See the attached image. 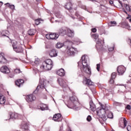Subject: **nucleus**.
Returning a JSON list of instances; mask_svg holds the SVG:
<instances>
[{"label": "nucleus", "instance_id": "14", "mask_svg": "<svg viewBox=\"0 0 131 131\" xmlns=\"http://www.w3.org/2000/svg\"><path fill=\"white\" fill-rule=\"evenodd\" d=\"M116 77V73H113L111 75V77L110 80H109V83L111 84H113L114 83V79Z\"/></svg>", "mask_w": 131, "mask_h": 131}, {"label": "nucleus", "instance_id": "28", "mask_svg": "<svg viewBox=\"0 0 131 131\" xmlns=\"http://www.w3.org/2000/svg\"><path fill=\"white\" fill-rule=\"evenodd\" d=\"M117 25V23H116V21H110L108 24V26H110V27L112 26H116Z\"/></svg>", "mask_w": 131, "mask_h": 131}, {"label": "nucleus", "instance_id": "52", "mask_svg": "<svg viewBox=\"0 0 131 131\" xmlns=\"http://www.w3.org/2000/svg\"><path fill=\"white\" fill-rule=\"evenodd\" d=\"M126 109H127L128 110H130V105H127L126 107Z\"/></svg>", "mask_w": 131, "mask_h": 131}, {"label": "nucleus", "instance_id": "64", "mask_svg": "<svg viewBox=\"0 0 131 131\" xmlns=\"http://www.w3.org/2000/svg\"><path fill=\"white\" fill-rule=\"evenodd\" d=\"M90 1H91V2H93V1H94V0H90Z\"/></svg>", "mask_w": 131, "mask_h": 131}, {"label": "nucleus", "instance_id": "47", "mask_svg": "<svg viewBox=\"0 0 131 131\" xmlns=\"http://www.w3.org/2000/svg\"><path fill=\"white\" fill-rule=\"evenodd\" d=\"M10 9H11V10H15V6L13 5H10V7H9Z\"/></svg>", "mask_w": 131, "mask_h": 131}, {"label": "nucleus", "instance_id": "53", "mask_svg": "<svg viewBox=\"0 0 131 131\" xmlns=\"http://www.w3.org/2000/svg\"><path fill=\"white\" fill-rule=\"evenodd\" d=\"M119 3L121 5V8H122L123 7V5L122 4V2H121V1H119Z\"/></svg>", "mask_w": 131, "mask_h": 131}, {"label": "nucleus", "instance_id": "39", "mask_svg": "<svg viewBox=\"0 0 131 131\" xmlns=\"http://www.w3.org/2000/svg\"><path fill=\"white\" fill-rule=\"evenodd\" d=\"M92 37H93V38H94V39H98V38H99V35L97 34H93Z\"/></svg>", "mask_w": 131, "mask_h": 131}, {"label": "nucleus", "instance_id": "61", "mask_svg": "<svg viewBox=\"0 0 131 131\" xmlns=\"http://www.w3.org/2000/svg\"><path fill=\"white\" fill-rule=\"evenodd\" d=\"M41 0H36V2H40Z\"/></svg>", "mask_w": 131, "mask_h": 131}, {"label": "nucleus", "instance_id": "33", "mask_svg": "<svg viewBox=\"0 0 131 131\" xmlns=\"http://www.w3.org/2000/svg\"><path fill=\"white\" fill-rule=\"evenodd\" d=\"M10 118H12V119H16V118H17V114L12 113L10 115Z\"/></svg>", "mask_w": 131, "mask_h": 131}, {"label": "nucleus", "instance_id": "44", "mask_svg": "<svg viewBox=\"0 0 131 131\" xmlns=\"http://www.w3.org/2000/svg\"><path fill=\"white\" fill-rule=\"evenodd\" d=\"M100 67H101V64H100V63H98L97 64L96 69H97V71H100Z\"/></svg>", "mask_w": 131, "mask_h": 131}, {"label": "nucleus", "instance_id": "6", "mask_svg": "<svg viewBox=\"0 0 131 131\" xmlns=\"http://www.w3.org/2000/svg\"><path fill=\"white\" fill-rule=\"evenodd\" d=\"M45 80L42 79H40L39 81V84L37 86L36 90L34 91V94H37V92H38V90H39V88L40 89H45Z\"/></svg>", "mask_w": 131, "mask_h": 131}, {"label": "nucleus", "instance_id": "58", "mask_svg": "<svg viewBox=\"0 0 131 131\" xmlns=\"http://www.w3.org/2000/svg\"><path fill=\"white\" fill-rule=\"evenodd\" d=\"M69 45L70 46H72V42H69Z\"/></svg>", "mask_w": 131, "mask_h": 131}, {"label": "nucleus", "instance_id": "29", "mask_svg": "<svg viewBox=\"0 0 131 131\" xmlns=\"http://www.w3.org/2000/svg\"><path fill=\"white\" fill-rule=\"evenodd\" d=\"M28 33L29 35H34V34L35 33V30L31 29L28 31Z\"/></svg>", "mask_w": 131, "mask_h": 131}, {"label": "nucleus", "instance_id": "15", "mask_svg": "<svg viewBox=\"0 0 131 131\" xmlns=\"http://www.w3.org/2000/svg\"><path fill=\"white\" fill-rule=\"evenodd\" d=\"M56 74L59 76H65V70L63 69H60L56 72Z\"/></svg>", "mask_w": 131, "mask_h": 131}, {"label": "nucleus", "instance_id": "4", "mask_svg": "<svg viewBox=\"0 0 131 131\" xmlns=\"http://www.w3.org/2000/svg\"><path fill=\"white\" fill-rule=\"evenodd\" d=\"M77 49L73 47H67V53L69 56H74L76 53H78Z\"/></svg>", "mask_w": 131, "mask_h": 131}, {"label": "nucleus", "instance_id": "42", "mask_svg": "<svg viewBox=\"0 0 131 131\" xmlns=\"http://www.w3.org/2000/svg\"><path fill=\"white\" fill-rule=\"evenodd\" d=\"M36 25H39V24L40 23V20L39 19H36L35 20Z\"/></svg>", "mask_w": 131, "mask_h": 131}, {"label": "nucleus", "instance_id": "60", "mask_svg": "<svg viewBox=\"0 0 131 131\" xmlns=\"http://www.w3.org/2000/svg\"><path fill=\"white\" fill-rule=\"evenodd\" d=\"M129 60L131 61V55L129 57Z\"/></svg>", "mask_w": 131, "mask_h": 131}, {"label": "nucleus", "instance_id": "63", "mask_svg": "<svg viewBox=\"0 0 131 131\" xmlns=\"http://www.w3.org/2000/svg\"><path fill=\"white\" fill-rule=\"evenodd\" d=\"M129 22H131V19H129Z\"/></svg>", "mask_w": 131, "mask_h": 131}, {"label": "nucleus", "instance_id": "17", "mask_svg": "<svg viewBox=\"0 0 131 131\" xmlns=\"http://www.w3.org/2000/svg\"><path fill=\"white\" fill-rule=\"evenodd\" d=\"M24 83V80L23 79H18L17 81H15V84L18 88H20L21 85H22Z\"/></svg>", "mask_w": 131, "mask_h": 131}, {"label": "nucleus", "instance_id": "16", "mask_svg": "<svg viewBox=\"0 0 131 131\" xmlns=\"http://www.w3.org/2000/svg\"><path fill=\"white\" fill-rule=\"evenodd\" d=\"M49 55L50 56V57H57V56H58V52H57V51H56V50L55 49H52Z\"/></svg>", "mask_w": 131, "mask_h": 131}, {"label": "nucleus", "instance_id": "25", "mask_svg": "<svg viewBox=\"0 0 131 131\" xmlns=\"http://www.w3.org/2000/svg\"><path fill=\"white\" fill-rule=\"evenodd\" d=\"M72 7V4H71L70 2L67 3L65 5V8L67 9V10H71Z\"/></svg>", "mask_w": 131, "mask_h": 131}, {"label": "nucleus", "instance_id": "38", "mask_svg": "<svg viewBox=\"0 0 131 131\" xmlns=\"http://www.w3.org/2000/svg\"><path fill=\"white\" fill-rule=\"evenodd\" d=\"M107 117L108 118H111V119L113 118V113H112V112L108 113L107 115Z\"/></svg>", "mask_w": 131, "mask_h": 131}, {"label": "nucleus", "instance_id": "55", "mask_svg": "<svg viewBox=\"0 0 131 131\" xmlns=\"http://www.w3.org/2000/svg\"><path fill=\"white\" fill-rule=\"evenodd\" d=\"M110 5H113V1H110Z\"/></svg>", "mask_w": 131, "mask_h": 131}, {"label": "nucleus", "instance_id": "46", "mask_svg": "<svg viewBox=\"0 0 131 131\" xmlns=\"http://www.w3.org/2000/svg\"><path fill=\"white\" fill-rule=\"evenodd\" d=\"M127 130L128 131H131V126L130 125H127Z\"/></svg>", "mask_w": 131, "mask_h": 131}, {"label": "nucleus", "instance_id": "45", "mask_svg": "<svg viewBox=\"0 0 131 131\" xmlns=\"http://www.w3.org/2000/svg\"><path fill=\"white\" fill-rule=\"evenodd\" d=\"M114 106H119V105H120V103L115 101L114 102Z\"/></svg>", "mask_w": 131, "mask_h": 131}, {"label": "nucleus", "instance_id": "8", "mask_svg": "<svg viewBox=\"0 0 131 131\" xmlns=\"http://www.w3.org/2000/svg\"><path fill=\"white\" fill-rule=\"evenodd\" d=\"M96 112L97 115L102 116V117H104L105 118L106 116L105 115L106 114V112H105V110L104 108H102V107L97 108Z\"/></svg>", "mask_w": 131, "mask_h": 131}, {"label": "nucleus", "instance_id": "26", "mask_svg": "<svg viewBox=\"0 0 131 131\" xmlns=\"http://www.w3.org/2000/svg\"><path fill=\"white\" fill-rule=\"evenodd\" d=\"M63 46L64 44L60 42H57V43L56 45V47L57 48V49H61V48L63 47Z\"/></svg>", "mask_w": 131, "mask_h": 131}, {"label": "nucleus", "instance_id": "22", "mask_svg": "<svg viewBox=\"0 0 131 131\" xmlns=\"http://www.w3.org/2000/svg\"><path fill=\"white\" fill-rule=\"evenodd\" d=\"M67 28H68L65 29H60L58 33L59 34H62V35H65V34L67 33Z\"/></svg>", "mask_w": 131, "mask_h": 131}, {"label": "nucleus", "instance_id": "50", "mask_svg": "<svg viewBox=\"0 0 131 131\" xmlns=\"http://www.w3.org/2000/svg\"><path fill=\"white\" fill-rule=\"evenodd\" d=\"M114 50V47H113L112 48H108V51H110V52H111V51H113Z\"/></svg>", "mask_w": 131, "mask_h": 131}, {"label": "nucleus", "instance_id": "1", "mask_svg": "<svg viewBox=\"0 0 131 131\" xmlns=\"http://www.w3.org/2000/svg\"><path fill=\"white\" fill-rule=\"evenodd\" d=\"M89 61L90 59L88 55H84L81 57V64L83 67L81 70L82 72H84L85 73H87V74H91V68L88 64Z\"/></svg>", "mask_w": 131, "mask_h": 131}, {"label": "nucleus", "instance_id": "62", "mask_svg": "<svg viewBox=\"0 0 131 131\" xmlns=\"http://www.w3.org/2000/svg\"><path fill=\"white\" fill-rule=\"evenodd\" d=\"M72 19H75V18H74V17H73V16H72Z\"/></svg>", "mask_w": 131, "mask_h": 131}, {"label": "nucleus", "instance_id": "54", "mask_svg": "<svg viewBox=\"0 0 131 131\" xmlns=\"http://www.w3.org/2000/svg\"><path fill=\"white\" fill-rule=\"evenodd\" d=\"M5 5H7V7H9V8L11 6V5H10V3H6L5 4Z\"/></svg>", "mask_w": 131, "mask_h": 131}, {"label": "nucleus", "instance_id": "34", "mask_svg": "<svg viewBox=\"0 0 131 131\" xmlns=\"http://www.w3.org/2000/svg\"><path fill=\"white\" fill-rule=\"evenodd\" d=\"M8 33H9V31H3L1 33V35H2V36H7V35H6V34H8Z\"/></svg>", "mask_w": 131, "mask_h": 131}, {"label": "nucleus", "instance_id": "35", "mask_svg": "<svg viewBox=\"0 0 131 131\" xmlns=\"http://www.w3.org/2000/svg\"><path fill=\"white\" fill-rule=\"evenodd\" d=\"M124 7L125 8V9L127 12H130V7H129V6L126 4L124 5Z\"/></svg>", "mask_w": 131, "mask_h": 131}, {"label": "nucleus", "instance_id": "23", "mask_svg": "<svg viewBox=\"0 0 131 131\" xmlns=\"http://www.w3.org/2000/svg\"><path fill=\"white\" fill-rule=\"evenodd\" d=\"M11 43L12 45V47L13 50H14V49H15V48L18 47V42H17V41L15 40H12L11 41Z\"/></svg>", "mask_w": 131, "mask_h": 131}, {"label": "nucleus", "instance_id": "40", "mask_svg": "<svg viewBox=\"0 0 131 131\" xmlns=\"http://www.w3.org/2000/svg\"><path fill=\"white\" fill-rule=\"evenodd\" d=\"M123 121L124 127H125V126H126V124H127V121H126V119H125V118H124Z\"/></svg>", "mask_w": 131, "mask_h": 131}, {"label": "nucleus", "instance_id": "48", "mask_svg": "<svg viewBox=\"0 0 131 131\" xmlns=\"http://www.w3.org/2000/svg\"><path fill=\"white\" fill-rule=\"evenodd\" d=\"M86 120L88 121H91V120H92V117H91V116H88L87 118H86Z\"/></svg>", "mask_w": 131, "mask_h": 131}, {"label": "nucleus", "instance_id": "19", "mask_svg": "<svg viewBox=\"0 0 131 131\" xmlns=\"http://www.w3.org/2000/svg\"><path fill=\"white\" fill-rule=\"evenodd\" d=\"M14 51L16 52V53H23V48L22 47L19 46V47H17L16 48H14Z\"/></svg>", "mask_w": 131, "mask_h": 131}, {"label": "nucleus", "instance_id": "7", "mask_svg": "<svg viewBox=\"0 0 131 131\" xmlns=\"http://www.w3.org/2000/svg\"><path fill=\"white\" fill-rule=\"evenodd\" d=\"M57 81L62 89L67 88V81H66V80L62 78H58Z\"/></svg>", "mask_w": 131, "mask_h": 131}, {"label": "nucleus", "instance_id": "32", "mask_svg": "<svg viewBox=\"0 0 131 131\" xmlns=\"http://www.w3.org/2000/svg\"><path fill=\"white\" fill-rule=\"evenodd\" d=\"M55 16L57 17V18H58L59 19H60V18H63V15H62V14H61V13H59V12H58V13H56L55 14Z\"/></svg>", "mask_w": 131, "mask_h": 131}, {"label": "nucleus", "instance_id": "57", "mask_svg": "<svg viewBox=\"0 0 131 131\" xmlns=\"http://www.w3.org/2000/svg\"><path fill=\"white\" fill-rule=\"evenodd\" d=\"M123 12H124L125 14H127V12L125 11V10L123 9Z\"/></svg>", "mask_w": 131, "mask_h": 131}, {"label": "nucleus", "instance_id": "49", "mask_svg": "<svg viewBox=\"0 0 131 131\" xmlns=\"http://www.w3.org/2000/svg\"><path fill=\"white\" fill-rule=\"evenodd\" d=\"M9 76L10 78H13L14 76H15V75H14V74H10L9 75Z\"/></svg>", "mask_w": 131, "mask_h": 131}, {"label": "nucleus", "instance_id": "11", "mask_svg": "<svg viewBox=\"0 0 131 131\" xmlns=\"http://www.w3.org/2000/svg\"><path fill=\"white\" fill-rule=\"evenodd\" d=\"M53 120L54 121H62V118L60 114H57L54 115Z\"/></svg>", "mask_w": 131, "mask_h": 131}, {"label": "nucleus", "instance_id": "24", "mask_svg": "<svg viewBox=\"0 0 131 131\" xmlns=\"http://www.w3.org/2000/svg\"><path fill=\"white\" fill-rule=\"evenodd\" d=\"M2 60H0V62L2 63V64H6V63H7V59H6V57H5V56H4V53H3L2 55Z\"/></svg>", "mask_w": 131, "mask_h": 131}, {"label": "nucleus", "instance_id": "20", "mask_svg": "<svg viewBox=\"0 0 131 131\" xmlns=\"http://www.w3.org/2000/svg\"><path fill=\"white\" fill-rule=\"evenodd\" d=\"M38 108L42 111H45V110H47V105L45 104H40L38 106Z\"/></svg>", "mask_w": 131, "mask_h": 131}, {"label": "nucleus", "instance_id": "51", "mask_svg": "<svg viewBox=\"0 0 131 131\" xmlns=\"http://www.w3.org/2000/svg\"><path fill=\"white\" fill-rule=\"evenodd\" d=\"M92 32H94V33L97 32V29H96V28L92 29Z\"/></svg>", "mask_w": 131, "mask_h": 131}, {"label": "nucleus", "instance_id": "21", "mask_svg": "<svg viewBox=\"0 0 131 131\" xmlns=\"http://www.w3.org/2000/svg\"><path fill=\"white\" fill-rule=\"evenodd\" d=\"M6 103V98L3 95V94H0V104L3 105Z\"/></svg>", "mask_w": 131, "mask_h": 131}, {"label": "nucleus", "instance_id": "5", "mask_svg": "<svg viewBox=\"0 0 131 131\" xmlns=\"http://www.w3.org/2000/svg\"><path fill=\"white\" fill-rule=\"evenodd\" d=\"M60 36V34L58 33H52L51 34H46V38L47 39H57Z\"/></svg>", "mask_w": 131, "mask_h": 131}, {"label": "nucleus", "instance_id": "36", "mask_svg": "<svg viewBox=\"0 0 131 131\" xmlns=\"http://www.w3.org/2000/svg\"><path fill=\"white\" fill-rule=\"evenodd\" d=\"M35 64H36V65H38V64H39V63H40V59H39V58H35Z\"/></svg>", "mask_w": 131, "mask_h": 131}, {"label": "nucleus", "instance_id": "37", "mask_svg": "<svg viewBox=\"0 0 131 131\" xmlns=\"http://www.w3.org/2000/svg\"><path fill=\"white\" fill-rule=\"evenodd\" d=\"M101 108H102V109H104L105 112H106V113H107V111H108V107L104 106V105H102V104H101Z\"/></svg>", "mask_w": 131, "mask_h": 131}, {"label": "nucleus", "instance_id": "3", "mask_svg": "<svg viewBox=\"0 0 131 131\" xmlns=\"http://www.w3.org/2000/svg\"><path fill=\"white\" fill-rule=\"evenodd\" d=\"M42 71L46 70H51L53 68V61L51 59H47L42 62V65L40 67Z\"/></svg>", "mask_w": 131, "mask_h": 131}, {"label": "nucleus", "instance_id": "31", "mask_svg": "<svg viewBox=\"0 0 131 131\" xmlns=\"http://www.w3.org/2000/svg\"><path fill=\"white\" fill-rule=\"evenodd\" d=\"M99 47H102V43L101 42V40H98L96 42V48H99Z\"/></svg>", "mask_w": 131, "mask_h": 131}, {"label": "nucleus", "instance_id": "9", "mask_svg": "<svg viewBox=\"0 0 131 131\" xmlns=\"http://www.w3.org/2000/svg\"><path fill=\"white\" fill-rule=\"evenodd\" d=\"M126 69L123 66H120L117 68V71L119 75H122L125 72Z\"/></svg>", "mask_w": 131, "mask_h": 131}, {"label": "nucleus", "instance_id": "59", "mask_svg": "<svg viewBox=\"0 0 131 131\" xmlns=\"http://www.w3.org/2000/svg\"><path fill=\"white\" fill-rule=\"evenodd\" d=\"M81 61L78 62V66H79V64H81Z\"/></svg>", "mask_w": 131, "mask_h": 131}, {"label": "nucleus", "instance_id": "18", "mask_svg": "<svg viewBox=\"0 0 131 131\" xmlns=\"http://www.w3.org/2000/svg\"><path fill=\"white\" fill-rule=\"evenodd\" d=\"M90 109L91 110V111H93L95 112L96 111V105H95V104L94 103V102H93V101H91L90 102Z\"/></svg>", "mask_w": 131, "mask_h": 131}, {"label": "nucleus", "instance_id": "2", "mask_svg": "<svg viewBox=\"0 0 131 131\" xmlns=\"http://www.w3.org/2000/svg\"><path fill=\"white\" fill-rule=\"evenodd\" d=\"M79 105H80V103L78 99L75 96H72L70 98V101L67 106L69 108L77 111L80 109V107L78 106Z\"/></svg>", "mask_w": 131, "mask_h": 131}, {"label": "nucleus", "instance_id": "13", "mask_svg": "<svg viewBox=\"0 0 131 131\" xmlns=\"http://www.w3.org/2000/svg\"><path fill=\"white\" fill-rule=\"evenodd\" d=\"M69 37H73L74 36V31L67 28V33L66 34Z\"/></svg>", "mask_w": 131, "mask_h": 131}, {"label": "nucleus", "instance_id": "30", "mask_svg": "<svg viewBox=\"0 0 131 131\" xmlns=\"http://www.w3.org/2000/svg\"><path fill=\"white\" fill-rule=\"evenodd\" d=\"M21 125L24 129H25L26 130H27V129H28V125L27 124V123H22Z\"/></svg>", "mask_w": 131, "mask_h": 131}, {"label": "nucleus", "instance_id": "56", "mask_svg": "<svg viewBox=\"0 0 131 131\" xmlns=\"http://www.w3.org/2000/svg\"><path fill=\"white\" fill-rule=\"evenodd\" d=\"M128 41L130 42V46H131V38L128 39Z\"/></svg>", "mask_w": 131, "mask_h": 131}, {"label": "nucleus", "instance_id": "10", "mask_svg": "<svg viewBox=\"0 0 131 131\" xmlns=\"http://www.w3.org/2000/svg\"><path fill=\"white\" fill-rule=\"evenodd\" d=\"M36 99V97L34 95L31 94L29 95H27L26 96V100L28 103H29L30 102H33V101H35Z\"/></svg>", "mask_w": 131, "mask_h": 131}, {"label": "nucleus", "instance_id": "43", "mask_svg": "<svg viewBox=\"0 0 131 131\" xmlns=\"http://www.w3.org/2000/svg\"><path fill=\"white\" fill-rule=\"evenodd\" d=\"M15 73H21V70L19 69H16L14 70Z\"/></svg>", "mask_w": 131, "mask_h": 131}, {"label": "nucleus", "instance_id": "12", "mask_svg": "<svg viewBox=\"0 0 131 131\" xmlns=\"http://www.w3.org/2000/svg\"><path fill=\"white\" fill-rule=\"evenodd\" d=\"M1 71L3 73H5V74H7V73H10V69L7 66H3L1 68Z\"/></svg>", "mask_w": 131, "mask_h": 131}, {"label": "nucleus", "instance_id": "41", "mask_svg": "<svg viewBox=\"0 0 131 131\" xmlns=\"http://www.w3.org/2000/svg\"><path fill=\"white\" fill-rule=\"evenodd\" d=\"M75 16H76V17H77L78 19H80L81 18V16H80V15H79L78 12H76L75 13Z\"/></svg>", "mask_w": 131, "mask_h": 131}, {"label": "nucleus", "instance_id": "27", "mask_svg": "<svg viewBox=\"0 0 131 131\" xmlns=\"http://www.w3.org/2000/svg\"><path fill=\"white\" fill-rule=\"evenodd\" d=\"M86 84H87V85H94V83L92 81V80L88 79H86Z\"/></svg>", "mask_w": 131, "mask_h": 131}]
</instances>
